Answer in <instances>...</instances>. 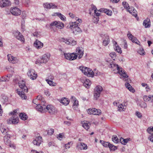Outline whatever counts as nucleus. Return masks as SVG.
I'll list each match as a JSON object with an SVG mask.
<instances>
[{"label":"nucleus","mask_w":153,"mask_h":153,"mask_svg":"<svg viewBox=\"0 0 153 153\" xmlns=\"http://www.w3.org/2000/svg\"><path fill=\"white\" fill-rule=\"evenodd\" d=\"M18 84L19 87L22 89V91H21V90L17 89L16 90V93L19 95L21 99H26L27 96L24 92H27L28 89L27 87L25 86V82L23 80H22L20 81Z\"/></svg>","instance_id":"1"},{"label":"nucleus","mask_w":153,"mask_h":153,"mask_svg":"<svg viewBox=\"0 0 153 153\" xmlns=\"http://www.w3.org/2000/svg\"><path fill=\"white\" fill-rule=\"evenodd\" d=\"M33 102L36 104L37 106L36 107V110L41 112L43 108L44 105L45 103V101L44 99L41 96L39 95L36 98L33 100Z\"/></svg>","instance_id":"2"},{"label":"nucleus","mask_w":153,"mask_h":153,"mask_svg":"<svg viewBox=\"0 0 153 153\" xmlns=\"http://www.w3.org/2000/svg\"><path fill=\"white\" fill-rule=\"evenodd\" d=\"M42 108L43 109L41 112H48L51 114H55L57 113V110L56 108L51 105H44Z\"/></svg>","instance_id":"3"},{"label":"nucleus","mask_w":153,"mask_h":153,"mask_svg":"<svg viewBox=\"0 0 153 153\" xmlns=\"http://www.w3.org/2000/svg\"><path fill=\"white\" fill-rule=\"evenodd\" d=\"M102 88L100 85L97 86L94 91V97L96 100H97L100 97L101 92L102 91Z\"/></svg>","instance_id":"4"},{"label":"nucleus","mask_w":153,"mask_h":153,"mask_svg":"<svg viewBox=\"0 0 153 153\" xmlns=\"http://www.w3.org/2000/svg\"><path fill=\"white\" fill-rule=\"evenodd\" d=\"M19 122V118L17 115H12L11 117L7 120V122L9 124H16Z\"/></svg>","instance_id":"5"},{"label":"nucleus","mask_w":153,"mask_h":153,"mask_svg":"<svg viewBox=\"0 0 153 153\" xmlns=\"http://www.w3.org/2000/svg\"><path fill=\"white\" fill-rule=\"evenodd\" d=\"M87 111L88 114L90 115H99L101 114V111L100 109H96L95 108H89Z\"/></svg>","instance_id":"6"},{"label":"nucleus","mask_w":153,"mask_h":153,"mask_svg":"<svg viewBox=\"0 0 153 153\" xmlns=\"http://www.w3.org/2000/svg\"><path fill=\"white\" fill-rule=\"evenodd\" d=\"M28 76L32 80L36 79L37 77V74L33 69L29 70L27 73Z\"/></svg>","instance_id":"7"},{"label":"nucleus","mask_w":153,"mask_h":153,"mask_svg":"<svg viewBox=\"0 0 153 153\" xmlns=\"http://www.w3.org/2000/svg\"><path fill=\"white\" fill-rule=\"evenodd\" d=\"M11 13L13 15L17 16L21 14V10L16 7H11L10 10Z\"/></svg>","instance_id":"8"},{"label":"nucleus","mask_w":153,"mask_h":153,"mask_svg":"<svg viewBox=\"0 0 153 153\" xmlns=\"http://www.w3.org/2000/svg\"><path fill=\"white\" fill-rule=\"evenodd\" d=\"M76 148L78 150H86L88 148V146L87 144L84 143H80L77 145Z\"/></svg>","instance_id":"9"},{"label":"nucleus","mask_w":153,"mask_h":153,"mask_svg":"<svg viewBox=\"0 0 153 153\" xmlns=\"http://www.w3.org/2000/svg\"><path fill=\"white\" fill-rule=\"evenodd\" d=\"M14 36L18 40L22 42H24L25 39L22 34L18 31H16L14 33Z\"/></svg>","instance_id":"10"},{"label":"nucleus","mask_w":153,"mask_h":153,"mask_svg":"<svg viewBox=\"0 0 153 153\" xmlns=\"http://www.w3.org/2000/svg\"><path fill=\"white\" fill-rule=\"evenodd\" d=\"M42 141V137L39 136L36 137V139L33 140V143L34 145L39 146Z\"/></svg>","instance_id":"11"},{"label":"nucleus","mask_w":153,"mask_h":153,"mask_svg":"<svg viewBox=\"0 0 153 153\" xmlns=\"http://www.w3.org/2000/svg\"><path fill=\"white\" fill-rule=\"evenodd\" d=\"M76 51L78 55L79 56H78V59H81L83 54L84 50L83 48L81 47H78L76 48Z\"/></svg>","instance_id":"12"},{"label":"nucleus","mask_w":153,"mask_h":153,"mask_svg":"<svg viewBox=\"0 0 153 153\" xmlns=\"http://www.w3.org/2000/svg\"><path fill=\"white\" fill-rule=\"evenodd\" d=\"M8 60L11 63L14 64L18 62V59L16 57H14L11 54H8L7 55Z\"/></svg>","instance_id":"13"},{"label":"nucleus","mask_w":153,"mask_h":153,"mask_svg":"<svg viewBox=\"0 0 153 153\" xmlns=\"http://www.w3.org/2000/svg\"><path fill=\"white\" fill-rule=\"evenodd\" d=\"M108 67L110 68H111L113 69V70L117 69L118 71H120V68L118 65H116L112 61L110 62V64L108 65Z\"/></svg>","instance_id":"14"},{"label":"nucleus","mask_w":153,"mask_h":153,"mask_svg":"<svg viewBox=\"0 0 153 153\" xmlns=\"http://www.w3.org/2000/svg\"><path fill=\"white\" fill-rule=\"evenodd\" d=\"M127 36L128 37L129 39L131 40L132 42L135 43L137 44H139L137 42H138L139 43L140 42L137 40V39H136V37H134L132 35L130 32H128V33L127 34Z\"/></svg>","instance_id":"15"},{"label":"nucleus","mask_w":153,"mask_h":153,"mask_svg":"<svg viewBox=\"0 0 153 153\" xmlns=\"http://www.w3.org/2000/svg\"><path fill=\"white\" fill-rule=\"evenodd\" d=\"M10 5L11 3L8 0H2L0 1V6L1 7H4Z\"/></svg>","instance_id":"16"},{"label":"nucleus","mask_w":153,"mask_h":153,"mask_svg":"<svg viewBox=\"0 0 153 153\" xmlns=\"http://www.w3.org/2000/svg\"><path fill=\"white\" fill-rule=\"evenodd\" d=\"M34 45L37 49H40L43 47V44L38 40L36 39L34 43Z\"/></svg>","instance_id":"17"},{"label":"nucleus","mask_w":153,"mask_h":153,"mask_svg":"<svg viewBox=\"0 0 153 153\" xmlns=\"http://www.w3.org/2000/svg\"><path fill=\"white\" fill-rule=\"evenodd\" d=\"M44 7L46 8H56L57 6L52 3H46L43 4Z\"/></svg>","instance_id":"18"},{"label":"nucleus","mask_w":153,"mask_h":153,"mask_svg":"<svg viewBox=\"0 0 153 153\" xmlns=\"http://www.w3.org/2000/svg\"><path fill=\"white\" fill-rule=\"evenodd\" d=\"M79 69L85 75H87L88 74V72L89 71L90 69L89 68L80 66L79 67Z\"/></svg>","instance_id":"19"},{"label":"nucleus","mask_w":153,"mask_h":153,"mask_svg":"<svg viewBox=\"0 0 153 153\" xmlns=\"http://www.w3.org/2000/svg\"><path fill=\"white\" fill-rule=\"evenodd\" d=\"M82 82L83 83L84 86L86 88H89L91 84V82L88 79H86L85 80H83Z\"/></svg>","instance_id":"20"},{"label":"nucleus","mask_w":153,"mask_h":153,"mask_svg":"<svg viewBox=\"0 0 153 153\" xmlns=\"http://www.w3.org/2000/svg\"><path fill=\"white\" fill-rule=\"evenodd\" d=\"M10 136V134H7L4 137V141L5 143L7 145L9 144L11 142L9 139Z\"/></svg>","instance_id":"21"},{"label":"nucleus","mask_w":153,"mask_h":153,"mask_svg":"<svg viewBox=\"0 0 153 153\" xmlns=\"http://www.w3.org/2000/svg\"><path fill=\"white\" fill-rule=\"evenodd\" d=\"M41 59V60L42 61V63H45L49 60V57L47 55L45 54L42 56Z\"/></svg>","instance_id":"22"},{"label":"nucleus","mask_w":153,"mask_h":153,"mask_svg":"<svg viewBox=\"0 0 153 153\" xmlns=\"http://www.w3.org/2000/svg\"><path fill=\"white\" fill-rule=\"evenodd\" d=\"M95 71H96V69H94V71H93L91 69H90L89 71L88 72V74L87 75V76L89 77L91 76L92 77L94 75L95 76L97 75L98 74L95 72Z\"/></svg>","instance_id":"23"},{"label":"nucleus","mask_w":153,"mask_h":153,"mask_svg":"<svg viewBox=\"0 0 153 153\" xmlns=\"http://www.w3.org/2000/svg\"><path fill=\"white\" fill-rule=\"evenodd\" d=\"M105 39L103 41V44L105 46L108 45L110 42L109 38V36L107 35H105Z\"/></svg>","instance_id":"24"},{"label":"nucleus","mask_w":153,"mask_h":153,"mask_svg":"<svg viewBox=\"0 0 153 153\" xmlns=\"http://www.w3.org/2000/svg\"><path fill=\"white\" fill-rule=\"evenodd\" d=\"M150 20L149 18H147L145 20L143 23V25L146 28L150 27Z\"/></svg>","instance_id":"25"},{"label":"nucleus","mask_w":153,"mask_h":153,"mask_svg":"<svg viewBox=\"0 0 153 153\" xmlns=\"http://www.w3.org/2000/svg\"><path fill=\"white\" fill-rule=\"evenodd\" d=\"M87 121H84L82 122V127L84 128L87 130L90 128V124L89 123H87Z\"/></svg>","instance_id":"26"},{"label":"nucleus","mask_w":153,"mask_h":153,"mask_svg":"<svg viewBox=\"0 0 153 153\" xmlns=\"http://www.w3.org/2000/svg\"><path fill=\"white\" fill-rule=\"evenodd\" d=\"M15 114H19V115H26L24 112L19 113V109H15L10 113V115H15Z\"/></svg>","instance_id":"27"},{"label":"nucleus","mask_w":153,"mask_h":153,"mask_svg":"<svg viewBox=\"0 0 153 153\" xmlns=\"http://www.w3.org/2000/svg\"><path fill=\"white\" fill-rule=\"evenodd\" d=\"M126 107L124 103L119 105L118 106V110L120 111H124L126 109Z\"/></svg>","instance_id":"28"},{"label":"nucleus","mask_w":153,"mask_h":153,"mask_svg":"<svg viewBox=\"0 0 153 153\" xmlns=\"http://www.w3.org/2000/svg\"><path fill=\"white\" fill-rule=\"evenodd\" d=\"M61 102L65 105H67L69 103V100L64 97L62 99Z\"/></svg>","instance_id":"29"},{"label":"nucleus","mask_w":153,"mask_h":153,"mask_svg":"<svg viewBox=\"0 0 153 153\" xmlns=\"http://www.w3.org/2000/svg\"><path fill=\"white\" fill-rule=\"evenodd\" d=\"M125 86L131 91L133 92L135 91L133 88L132 87L131 85L128 82H126L125 84Z\"/></svg>","instance_id":"30"},{"label":"nucleus","mask_w":153,"mask_h":153,"mask_svg":"<svg viewBox=\"0 0 153 153\" xmlns=\"http://www.w3.org/2000/svg\"><path fill=\"white\" fill-rule=\"evenodd\" d=\"M78 25L76 24L75 25H72V27L73 28H74L75 31H76L78 32H82L80 28L78 26Z\"/></svg>","instance_id":"31"},{"label":"nucleus","mask_w":153,"mask_h":153,"mask_svg":"<svg viewBox=\"0 0 153 153\" xmlns=\"http://www.w3.org/2000/svg\"><path fill=\"white\" fill-rule=\"evenodd\" d=\"M69 42L70 43L69 44H68V45H70L74 46L76 44V41L74 40L72 38H70L69 39Z\"/></svg>","instance_id":"32"},{"label":"nucleus","mask_w":153,"mask_h":153,"mask_svg":"<svg viewBox=\"0 0 153 153\" xmlns=\"http://www.w3.org/2000/svg\"><path fill=\"white\" fill-rule=\"evenodd\" d=\"M109 145H108V147L111 150L115 151L117 149V147L114 146V145L111 144L110 143L109 144Z\"/></svg>","instance_id":"33"},{"label":"nucleus","mask_w":153,"mask_h":153,"mask_svg":"<svg viewBox=\"0 0 153 153\" xmlns=\"http://www.w3.org/2000/svg\"><path fill=\"white\" fill-rule=\"evenodd\" d=\"M130 139H124L123 138L121 137L120 139V141H121V143L123 144H126L127 143L128 141L130 140Z\"/></svg>","instance_id":"34"},{"label":"nucleus","mask_w":153,"mask_h":153,"mask_svg":"<svg viewBox=\"0 0 153 153\" xmlns=\"http://www.w3.org/2000/svg\"><path fill=\"white\" fill-rule=\"evenodd\" d=\"M46 81H47L48 83L50 86H55L56 85V83L51 80H50L49 79H46Z\"/></svg>","instance_id":"35"},{"label":"nucleus","mask_w":153,"mask_h":153,"mask_svg":"<svg viewBox=\"0 0 153 153\" xmlns=\"http://www.w3.org/2000/svg\"><path fill=\"white\" fill-rule=\"evenodd\" d=\"M77 57V54L76 53H71V58L70 59H71V60H74V59H76Z\"/></svg>","instance_id":"36"},{"label":"nucleus","mask_w":153,"mask_h":153,"mask_svg":"<svg viewBox=\"0 0 153 153\" xmlns=\"http://www.w3.org/2000/svg\"><path fill=\"white\" fill-rule=\"evenodd\" d=\"M64 26V24L62 23L59 22H57V24L56 25V27L59 29H62L63 28Z\"/></svg>","instance_id":"37"},{"label":"nucleus","mask_w":153,"mask_h":153,"mask_svg":"<svg viewBox=\"0 0 153 153\" xmlns=\"http://www.w3.org/2000/svg\"><path fill=\"white\" fill-rule=\"evenodd\" d=\"M60 40L61 42H64L67 45L69 44L70 42H69V39H67L62 38L60 39Z\"/></svg>","instance_id":"38"},{"label":"nucleus","mask_w":153,"mask_h":153,"mask_svg":"<svg viewBox=\"0 0 153 153\" xmlns=\"http://www.w3.org/2000/svg\"><path fill=\"white\" fill-rule=\"evenodd\" d=\"M71 53H65L64 54V56L65 58L68 60H71Z\"/></svg>","instance_id":"39"},{"label":"nucleus","mask_w":153,"mask_h":153,"mask_svg":"<svg viewBox=\"0 0 153 153\" xmlns=\"http://www.w3.org/2000/svg\"><path fill=\"white\" fill-rule=\"evenodd\" d=\"M147 132L150 134H153L152 132H153V127L150 126L147 129Z\"/></svg>","instance_id":"40"},{"label":"nucleus","mask_w":153,"mask_h":153,"mask_svg":"<svg viewBox=\"0 0 153 153\" xmlns=\"http://www.w3.org/2000/svg\"><path fill=\"white\" fill-rule=\"evenodd\" d=\"M112 139V140L115 143H117L119 142V139L116 136H113Z\"/></svg>","instance_id":"41"},{"label":"nucleus","mask_w":153,"mask_h":153,"mask_svg":"<svg viewBox=\"0 0 153 153\" xmlns=\"http://www.w3.org/2000/svg\"><path fill=\"white\" fill-rule=\"evenodd\" d=\"M71 98L74 102L73 105H78V101L76 100V98L73 96L71 97Z\"/></svg>","instance_id":"42"},{"label":"nucleus","mask_w":153,"mask_h":153,"mask_svg":"<svg viewBox=\"0 0 153 153\" xmlns=\"http://www.w3.org/2000/svg\"><path fill=\"white\" fill-rule=\"evenodd\" d=\"M121 69V75L123 77L125 78H127L128 77V76H127V74L125 73L124 72V71L122 70V68H120Z\"/></svg>","instance_id":"43"},{"label":"nucleus","mask_w":153,"mask_h":153,"mask_svg":"<svg viewBox=\"0 0 153 153\" xmlns=\"http://www.w3.org/2000/svg\"><path fill=\"white\" fill-rule=\"evenodd\" d=\"M115 50L120 53H122V51L121 50V48L118 46H116L114 48Z\"/></svg>","instance_id":"44"},{"label":"nucleus","mask_w":153,"mask_h":153,"mask_svg":"<svg viewBox=\"0 0 153 153\" xmlns=\"http://www.w3.org/2000/svg\"><path fill=\"white\" fill-rule=\"evenodd\" d=\"M150 98V95L149 96L145 95L143 97V99L144 101L146 102L148 101L151 100Z\"/></svg>","instance_id":"45"},{"label":"nucleus","mask_w":153,"mask_h":153,"mask_svg":"<svg viewBox=\"0 0 153 153\" xmlns=\"http://www.w3.org/2000/svg\"><path fill=\"white\" fill-rule=\"evenodd\" d=\"M123 4L125 8H126L127 10L129 8H130L128 4L127 3L126 1H123Z\"/></svg>","instance_id":"46"},{"label":"nucleus","mask_w":153,"mask_h":153,"mask_svg":"<svg viewBox=\"0 0 153 153\" xmlns=\"http://www.w3.org/2000/svg\"><path fill=\"white\" fill-rule=\"evenodd\" d=\"M109 55L114 60H115L116 55L115 52H112L111 53H110Z\"/></svg>","instance_id":"47"},{"label":"nucleus","mask_w":153,"mask_h":153,"mask_svg":"<svg viewBox=\"0 0 153 153\" xmlns=\"http://www.w3.org/2000/svg\"><path fill=\"white\" fill-rule=\"evenodd\" d=\"M104 13L107 15L109 16L111 15V14L112 13V12L111 11L109 10H107V9H105L104 10Z\"/></svg>","instance_id":"48"},{"label":"nucleus","mask_w":153,"mask_h":153,"mask_svg":"<svg viewBox=\"0 0 153 153\" xmlns=\"http://www.w3.org/2000/svg\"><path fill=\"white\" fill-rule=\"evenodd\" d=\"M20 118L22 120H26L27 118V115H19Z\"/></svg>","instance_id":"49"},{"label":"nucleus","mask_w":153,"mask_h":153,"mask_svg":"<svg viewBox=\"0 0 153 153\" xmlns=\"http://www.w3.org/2000/svg\"><path fill=\"white\" fill-rule=\"evenodd\" d=\"M140 106L142 108H145L146 107L147 105L146 103L143 102H142L140 104Z\"/></svg>","instance_id":"50"},{"label":"nucleus","mask_w":153,"mask_h":153,"mask_svg":"<svg viewBox=\"0 0 153 153\" xmlns=\"http://www.w3.org/2000/svg\"><path fill=\"white\" fill-rule=\"evenodd\" d=\"M138 53L141 55L144 54L145 51L143 48L140 49L138 51Z\"/></svg>","instance_id":"51"},{"label":"nucleus","mask_w":153,"mask_h":153,"mask_svg":"<svg viewBox=\"0 0 153 153\" xmlns=\"http://www.w3.org/2000/svg\"><path fill=\"white\" fill-rule=\"evenodd\" d=\"M54 129L51 128L50 129V130L48 131L47 133L49 135H51L53 134V133L54 132Z\"/></svg>","instance_id":"52"},{"label":"nucleus","mask_w":153,"mask_h":153,"mask_svg":"<svg viewBox=\"0 0 153 153\" xmlns=\"http://www.w3.org/2000/svg\"><path fill=\"white\" fill-rule=\"evenodd\" d=\"M26 17V12L25 11H23L22 12V17L23 19H25Z\"/></svg>","instance_id":"53"},{"label":"nucleus","mask_w":153,"mask_h":153,"mask_svg":"<svg viewBox=\"0 0 153 153\" xmlns=\"http://www.w3.org/2000/svg\"><path fill=\"white\" fill-rule=\"evenodd\" d=\"M148 139L153 143V134H150V135L148 137Z\"/></svg>","instance_id":"54"},{"label":"nucleus","mask_w":153,"mask_h":153,"mask_svg":"<svg viewBox=\"0 0 153 153\" xmlns=\"http://www.w3.org/2000/svg\"><path fill=\"white\" fill-rule=\"evenodd\" d=\"M82 22V20L81 19H78L76 22H74V25H75L76 24V25H78L80 23H81Z\"/></svg>","instance_id":"55"},{"label":"nucleus","mask_w":153,"mask_h":153,"mask_svg":"<svg viewBox=\"0 0 153 153\" xmlns=\"http://www.w3.org/2000/svg\"><path fill=\"white\" fill-rule=\"evenodd\" d=\"M109 144H110V143L108 142H105L104 143H103V145H102L104 147H108V145H109Z\"/></svg>","instance_id":"56"},{"label":"nucleus","mask_w":153,"mask_h":153,"mask_svg":"<svg viewBox=\"0 0 153 153\" xmlns=\"http://www.w3.org/2000/svg\"><path fill=\"white\" fill-rule=\"evenodd\" d=\"M133 11H134L135 12H132V15L134 16L135 17H136L137 16V11L134 8H133Z\"/></svg>","instance_id":"57"},{"label":"nucleus","mask_w":153,"mask_h":153,"mask_svg":"<svg viewBox=\"0 0 153 153\" xmlns=\"http://www.w3.org/2000/svg\"><path fill=\"white\" fill-rule=\"evenodd\" d=\"M63 136V133H60L59 134L58 136L57 137V138L59 140H61V139L62 137Z\"/></svg>","instance_id":"58"},{"label":"nucleus","mask_w":153,"mask_h":153,"mask_svg":"<svg viewBox=\"0 0 153 153\" xmlns=\"http://www.w3.org/2000/svg\"><path fill=\"white\" fill-rule=\"evenodd\" d=\"M133 8L134 7L129 8L128 9H127V11L129 12L130 13H132V12H135L134 11H133Z\"/></svg>","instance_id":"59"},{"label":"nucleus","mask_w":153,"mask_h":153,"mask_svg":"<svg viewBox=\"0 0 153 153\" xmlns=\"http://www.w3.org/2000/svg\"><path fill=\"white\" fill-rule=\"evenodd\" d=\"M72 143L71 142H68V143L65 144V148L66 149L69 148L70 147L69 146H68V145H69L71 144V145H72Z\"/></svg>","instance_id":"60"},{"label":"nucleus","mask_w":153,"mask_h":153,"mask_svg":"<svg viewBox=\"0 0 153 153\" xmlns=\"http://www.w3.org/2000/svg\"><path fill=\"white\" fill-rule=\"evenodd\" d=\"M57 22L56 21H54L50 24V26H55L56 27V25L57 24Z\"/></svg>","instance_id":"61"},{"label":"nucleus","mask_w":153,"mask_h":153,"mask_svg":"<svg viewBox=\"0 0 153 153\" xmlns=\"http://www.w3.org/2000/svg\"><path fill=\"white\" fill-rule=\"evenodd\" d=\"M1 131L2 133H4V134H5V133H7V132H6L5 133V131H6V129L4 128H2L1 129Z\"/></svg>","instance_id":"62"},{"label":"nucleus","mask_w":153,"mask_h":153,"mask_svg":"<svg viewBox=\"0 0 153 153\" xmlns=\"http://www.w3.org/2000/svg\"><path fill=\"white\" fill-rule=\"evenodd\" d=\"M6 81L7 79L5 77L4 78L3 77H1L0 78V81L1 82Z\"/></svg>","instance_id":"63"},{"label":"nucleus","mask_w":153,"mask_h":153,"mask_svg":"<svg viewBox=\"0 0 153 153\" xmlns=\"http://www.w3.org/2000/svg\"><path fill=\"white\" fill-rule=\"evenodd\" d=\"M66 118L68 120H73V119H72L73 117L71 115H69L68 116H67L66 117Z\"/></svg>","instance_id":"64"}]
</instances>
